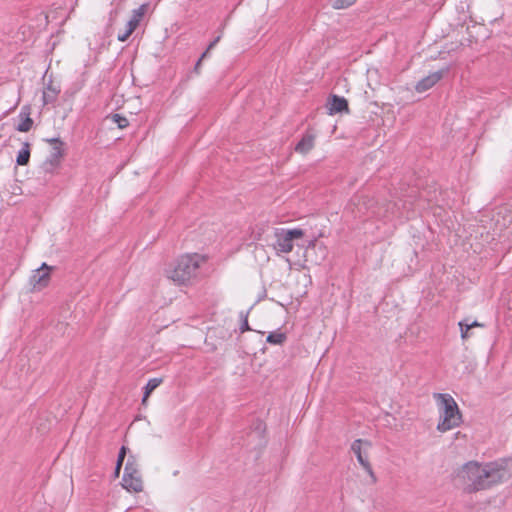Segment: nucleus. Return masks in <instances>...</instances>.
<instances>
[{"label":"nucleus","instance_id":"f257e3e1","mask_svg":"<svg viewBox=\"0 0 512 512\" xmlns=\"http://www.w3.org/2000/svg\"><path fill=\"white\" fill-rule=\"evenodd\" d=\"M512 477V459H500L489 463L470 461L456 473V481L467 492L491 488Z\"/></svg>","mask_w":512,"mask_h":512},{"label":"nucleus","instance_id":"f03ea898","mask_svg":"<svg viewBox=\"0 0 512 512\" xmlns=\"http://www.w3.org/2000/svg\"><path fill=\"white\" fill-rule=\"evenodd\" d=\"M205 262L206 257L203 255L184 254L171 262L164 274L174 284L188 286L197 278L199 269Z\"/></svg>","mask_w":512,"mask_h":512},{"label":"nucleus","instance_id":"7ed1b4c3","mask_svg":"<svg viewBox=\"0 0 512 512\" xmlns=\"http://www.w3.org/2000/svg\"><path fill=\"white\" fill-rule=\"evenodd\" d=\"M434 399L439 413L437 430L445 433L458 427L462 422V415L454 398L450 394L437 393L434 394Z\"/></svg>","mask_w":512,"mask_h":512},{"label":"nucleus","instance_id":"20e7f679","mask_svg":"<svg viewBox=\"0 0 512 512\" xmlns=\"http://www.w3.org/2000/svg\"><path fill=\"white\" fill-rule=\"evenodd\" d=\"M121 485L129 492H141L143 490V479L140 465L134 455H130L124 467Z\"/></svg>","mask_w":512,"mask_h":512},{"label":"nucleus","instance_id":"39448f33","mask_svg":"<svg viewBox=\"0 0 512 512\" xmlns=\"http://www.w3.org/2000/svg\"><path fill=\"white\" fill-rule=\"evenodd\" d=\"M305 232L302 229H276L274 232V248L278 253H290L293 250L294 242L303 238Z\"/></svg>","mask_w":512,"mask_h":512},{"label":"nucleus","instance_id":"423d86ee","mask_svg":"<svg viewBox=\"0 0 512 512\" xmlns=\"http://www.w3.org/2000/svg\"><path fill=\"white\" fill-rule=\"evenodd\" d=\"M372 447V444L368 440L356 439L351 444V451L355 454L358 463L361 467L366 471L368 476L370 477L371 483H375L377 478L372 469L371 463L369 461V451Z\"/></svg>","mask_w":512,"mask_h":512},{"label":"nucleus","instance_id":"0eeeda50","mask_svg":"<svg viewBox=\"0 0 512 512\" xmlns=\"http://www.w3.org/2000/svg\"><path fill=\"white\" fill-rule=\"evenodd\" d=\"M51 145V152L43 164V168L48 173H53L60 165L61 158L64 155V143L58 138L46 140Z\"/></svg>","mask_w":512,"mask_h":512},{"label":"nucleus","instance_id":"6e6552de","mask_svg":"<svg viewBox=\"0 0 512 512\" xmlns=\"http://www.w3.org/2000/svg\"><path fill=\"white\" fill-rule=\"evenodd\" d=\"M54 268L43 263L41 267L32 271L29 279V284L33 291H41L46 288L50 283V273Z\"/></svg>","mask_w":512,"mask_h":512},{"label":"nucleus","instance_id":"1a4fd4ad","mask_svg":"<svg viewBox=\"0 0 512 512\" xmlns=\"http://www.w3.org/2000/svg\"><path fill=\"white\" fill-rule=\"evenodd\" d=\"M147 9H148V4H142L140 7H138L137 9H134L132 11L131 18L126 25L125 31L123 33L118 34L117 38L119 41L125 42L130 37V35L138 27L144 14L146 13Z\"/></svg>","mask_w":512,"mask_h":512},{"label":"nucleus","instance_id":"9d476101","mask_svg":"<svg viewBox=\"0 0 512 512\" xmlns=\"http://www.w3.org/2000/svg\"><path fill=\"white\" fill-rule=\"evenodd\" d=\"M44 80L46 82H45V87H44V90H43L42 98H43V103L46 105V104H50V103L55 102V100L57 99V96L60 93L61 89H60V85L57 84L51 78L46 80V77H45Z\"/></svg>","mask_w":512,"mask_h":512},{"label":"nucleus","instance_id":"9b49d317","mask_svg":"<svg viewBox=\"0 0 512 512\" xmlns=\"http://www.w3.org/2000/svg\"><path fill=\"white\" fill-rule=\"evenodd\" d=\"M443 76V72L442 71H437V72H434V73H431L430 75H428L427 77L423 78L422 80H420L415 89L417 92H424L428 89H430L431 87H433Z\"/></svg>","mask_w":512,"mask_h":512},{"label":"nucleus","instance_id":"f8f14e48","mask_svg":"<svg viewBox=\"0 0 512 512\" xmlns=\"http://www.w3.org/2000/svg\"><path fill=\"white\" fill-rule=\"evenodd\" d=\"M328 110L331 115L348 111V103L345 98L335 95L328 104Z\"/></svg>","mask_w":512,"mask_h":512},{"label":"nucleus","instance_id":"ddd939ff","mask_svg":"<svg viewBox=\"0 0 512 512\" xmlns=\"http://www.w3.org/2000/svg\"><path fill=\"white\" fill-rule=\"evenodd\" d=\"M315 136L312 134H305L295 147V151L299 154H307L314 147Z\"/></svg>","mask_w":512,"mask_h":512},{"label":"nucleus","instance_id":"4468645a","mask_svg":"<svg viewBox=\"0 0 512 512\" xmlns=\"http://www.w3.org/2000/svg\"><path fill=\"white\" fill-rule=\"evenodd\" d=\"M19 118L20 122L16 129L20 132H28L33 126V120L30 118L29 109L24 108L19 114Z\"/></svg>","mask_w":512,"mask_h":512},{"label":"nucleus","instance_id":"2eb2a0df","mask_svg":"<svg viewBox=\"0 0 512 512\" xmlns=\"http://www.w3.org/2000/svg\"><path fill=\"white\" fill-rule=\"evenodd\" d=\"M30 159V144L28 142L23 143L22 148L19 150L16 162L20 166L27 165Z\"/></svg>","mask_w":512,"mask_h":512},{"label":"nucleus","instance_id":"dca6fc26","mask_svg":"<svg viewBox=\"0 0 512 512\" xmlns=\"http://www.w3.org/2000/svg\"><path fill=\"white\" fill-rule=\"evenodd\" d=\"M162 383V379L160 378H152L148 381L145 386L144 396L142 399V404L146 405L150 394Z\"/></svg>","mask_w":512,"mask_h":512},{"label":"nucleus","instance_id":"f3484780","mask_svg":"<svg viewBox=\"0 0 512 512\" xmlns=\"http://www.w3.org/2000/svg\"><path fill=\"white\" fill-rule=\"evenodd\" d=\"M126 451H127V448L125 446H122L119 451L116 466H115V471H114V476L116 478H118L120 475L121 467H122L124 459L126 457Z\"/></svg>","mask_w":512,"mask_h":512},{"label":"nucleus","instance_id":"a211bd4d","mask_svg":"<svg viewBox=\"0 0 512 512\" xmlns=\"http://www.w3.org/2000/svg\"><path fill=\"white\" fill-rule=\"evenodd\" d=\"M286 339V336L282 332H272L267 336L266 341L271 344L279 345L282 344Z\"/></svg>","mask_w":512,"mask_h":512},{"label":"nucleus","instance_id":"6ab92c4d","mask_svg":"<svg viewBox=\"0 0 512 512\" xmlns=\"http://www.w3.org/2000/svg\"><path fill=\"white\" fill-rule=\"evenodd\" d=\"M458 325H459L460 331H461V339L463 341H466L467 339H469L472 336L471 328L468 326L467 321H460L458 323Z\"/></svg>","mask_w":512,"mask_h":512},{"label":"nucleus","instance_id":"aec40b11","mask_svg":"<svg viewBox=\"0 0 512 512\" xmlns=\"http://www.w3.org/2000/svg\"><path fill=\"white\" fill-rule=\"evenodd\" d=\"M111 120L113 123H115L120 129H124L128 126L129 122L128 120L119 115V114H114L111 116Z\"/></svg>","mask_w":512,"mask_h":512},{"label":"nucleus","instance_id":"412c9836","mask_svg":"<svg viewBox=\"0 0 512 512\" xmlns=\"http://www.w3.org/2000/svg\"><path fill=\"white\" fill-rule=\"evenodd\" d=\"M335 9H345L355 3L356 0H331Z\"/></svg>","mask_w":512,"mask_h":512},{"label":"nucleus","instance_id":"4be33fe9","mask_svg":"<svg viewBox=\"0 0 512 512\" xmlns=\"http://www.w3.org/2000/svg\"><path fill=\"white\" fill-rule=\"evenodd\" d=\"M209 51H210V50H208V49H207V50H206V51L201 55L200 59H199V60H198V62L196 63V66H195V69H196V70H198V69H199V67H200V65H201L202 60H203L204 58H206V57H207V55H208Z\"/></svg>","mask_w":512,"mask_h":512},{"label":"nucleus","instance_id":"5701e85b","mask_svg":"<svg viewBox=\"0 0 512 512\" xmlns=\"http://www.w3.org/2000/svg\"><path fill=\"white\" fill-rule=\"evenodd\" d=\"M240 330H241V332H245V331L250 330L247 318L244 319V321H243V323H242V325L240 327Z\"/></svg>","mask_w":512,"mask_h":512},{"label":"nucleus","instance_id":"b1692460","mask_svg":"<svg viewBox=\"0 0 512 512\" xmlns=\"http://www.w3.org/2000/svg\"><path fill=\"white\" fill-rule=\"evenodd\" d=\"M468 326L472 329L474 327H483V324L477 322V321H473L471 323H468Z\"/></svg>","mask_w":512,"mask_h":512},{"label":"nucleus","instance_id":"393cba45","mask_svg":"<svg viewBox=\"0 0 512 512\" xmlns=\"http://www.w3.org/2000/svg\"><path fill=\"white\" fill-rule=\"evenodd\" d=\"M219 40H220V37H217L214 41H212L208 46V50H211L212 48H214L216 46V44L219 42Z\"/></svg>","mask_w":512,"mask_h":512}]
</instances>
